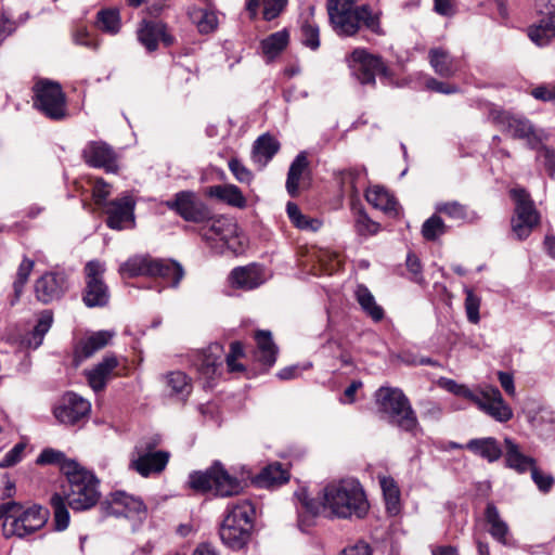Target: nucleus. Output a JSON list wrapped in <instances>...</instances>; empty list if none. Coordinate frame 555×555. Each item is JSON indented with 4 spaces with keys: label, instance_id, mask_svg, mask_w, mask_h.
<instances>
[{
    "label": "nucleus",
    "instance_id": "f257e3e1",
    "mask_svg": "<svg viewBox=\"0 0 555 555\" xmlns=\"http://www.w3.org/2000/svg\"><path fill=\"white\" fill-rule=\"evenodd\" d=\"M300 503L299 521L304 515L315 517L321 511L337 518H363L369 511V502L359 481L352 478L340 479L327 483L321 492V502L310 499L306 489L295 492Z\"/></svg>",
    "mask_w": 555,
    "mask_h": 555
},
{
    "label": "nucleus",
    "instance_id": "f03ea898",
    "mask_svg": "<svg viewBox=\"0 0 555 555\" xmlns=\"http://www.w3.org/2000/svg\"><path fill=\"white\" fill-rule=\"evenodd\" d=\"M0 519L4 538L26 539L46 526L49 512L40 505L24 507L16 502H7L0 505Z\"/></svg>",
    "mask_w": 555,
    "mask_h": 555
},
{
    "label": "nucleus",
    "instance_id": "7ed1b4c3",
    "mask_svg": "<svg viewBox=\"0 0 555 555\" xmlns=\"http://www.w3.org/2000/svg\"><path fill=\"white\" fill-rule=\"evenodd\" d=\"M68 490L64 491L68 506L76 511L88 509L100 498L99 480L79 463H67L64 467Z\"/></svg>",
    "mask_w": 555,
    "mask_h": 555
},
{
    "label": "nucleus",
    "instance_id": "20e7f679",
    "mask_svg": "<svg viewBox=\"0 0 555 555\" xmlns=\"http://www.w3.org/2000/svg\"><path fill=\"white\" fill-rule=\"evenodd\" d=\"M254 515V505L247 500L230 504L220 527L222 542L233 550L242 548L250 538Z\"/></svg>",
    "mask_w": 555,
    "mask_h": 555
},
{
    "label": "nucleus",
    "instance_id": "39448f33",
    "mask_svg": "<svg viewBox=\"0 0 555 555\" xmlns=\"http://www.w3.org/2000/svg\"><path fill=\"white\" fill-rule=\"evenodd\" d=\"M375 402L378 413L391 424L405 431H412L417 427L415 412L401 389L380 387L375 392Z\"/></svg>",
    "mask_w": 555,
    "mask_h": 555
},
{
    "label": "nucleus",
    "instance_id": "423d86ee",
    "mask_svg": "<svg viewBox=\"0 0 555 555\" xmlns=\"http://www.w3.org/2000/svg\"><path fill=\"white\" fill-rule=\"evenodd\" d=\"M119 273L127 278L147 275L171 279L173 287H177L184 276V270L180 263L172 260L153 259L147 255L130 257L120 264Z\"/></svg>",
    "mask_w": 555,
    "mask_h": 555
},
{
    "label": "nucleus",
    "instance_id": "0eeeda50",
    "mask_svg": "<svg viewBox=\"0 0 555 555\" xmlns=\"http://www.w3.org/2000/svg\"><path fill=\"white\" fill-rule=\"evenodd\" d=\"M190 486L194 490L212 491L216 495L231 496L242 490L241 482L231 476L220 463H215L206 472H196L190 475Z\"/></svg>",
    "mask_w": 555,
    "mask_h": 555
},
{
    "label": "nucleus",
    "instance_id": "6e6552de",
    "mask_svg": "<svg viewBox=\"0 0 555 555\" xmlns=\"http://www.w3.org/2000/svg\"><path fill=\"white\" fill-rule=\"evenodd\" d=\"M490 118L502 132L509 134L514 139L525 141L531 149H537L546 139L543 130L535 129L522 116L494 108L490 112Z\"/></svg>",
    "mask_w": 555,
    "mask_h": 555
},
{
    "label": "nucleus",
    "instance_id": "1a4fd4ad",
    "mask_svg": "<svg viewBox=\"0 0 555 555\" xmlns=\"http://www.w3.org/2000/svg\"><path fill=\"white\" fill-rule=\"evenodd\" d=\"M159 444L158 438L141 441L135 446L130 459V468L142 477L160 474L167 466L170 453L155 450Z\"/></svg>",
    "mask_w": 555,
    "mask_h": 555
},
{
    "label": "nucleus",
    "instance_id": "9d476101",
    "mask_svg": "<svg viewBox=\"0 0 555 555\" xmlns=\"http://www.w3.org/2000/svg\"><path fill=\"white\" fill-rule=\"evenodd\" d=\"M35 105L47 117L61 120L67 116L66 96L57 82L38 81L35 87Z\"/></svg>",
    "mask_w": 555,
    "mask_h": 555
},
{
    "label": "nucleus",
    "instance_id": "9b49d317",
    "mask_svg": "<svg viewBox=\"0 0 555 555\" xmlns=\"http://www.w3.org/2000/svg\"><path fill=\"white\" fill-rule=\"evenodd\" d=\"M511 195L516 202L515 215L512 218V231L518 240H525L538 225L539 214L524 189H513Z\"/></svg>",
    "mask_w": 555,
    "mask_h": 555
},
{
    "label": "nucleus",
    "instance_id": "f8f14e48",
    "mask_svg": "<svg viewBox=\"0 0 555 555\" xmlns=\"http://www.w3.org/2000/svg\"><path fill=\"white\" fill-rule=\"evenodd\" d=\"M101 508L106 516L125 517L142 520L146 516V506L139 496L125 491L112 492L102 503Z\"/></svg>",
    "mask_w": 555,
    "mask_h": 555
},
{
    "label": "nucleus",
    "instance_id": "ddd939ff",
    "mask_svg": "<svg viewBox=\"0 0 555 555\" xmlns=\"http://www.w3.org/2000/svg\"><path fill=\"white\" fill-rule=\"evenodd\" d=\"M105 267L98 260L89 261L85 267L86 287L82 296L89 308L104 307L109 300V291L103 280Z\"/></svg>",
    "mask_w": 555,
    "mask_h": 555
},
{
    "label": "nucleus",
    "instance_id": "4468645a",
    "mask_svg": "<svg viewBox=\"0 0 555 555\" xmlns=\"http://www.w3.org/2000/svg\"><path fill=\"white\" fill-rule=\"evenodd\" d=\"M349 65L362 85H375V77L378 75L389 76V69L382 57L371 54L365 49L353 50L349 57Z\"/></svg>",
    "mask_w": 555,
    "mask_h": 555
},
{
    "label": "nucleus",
    "instance_id": "2eb2a0df",
    "mask_svg": "<svg viewBox=\"0 0 555 555\" xmlns=\"http://www.w3.org/2000/svg\"><path fill=\"white\" fill-rule=\"evenodd\" d=\"M223 357V346L215 343L207 348L195 351L192 354V365L202 378L209 382L220 376Z\"/></svg>",
    "mask_w": 555,
    "mask_h": 555
},
{
    "label": "nucleus",
    "instance_id": "dca6fc26",
    "mask_svg": "<svg viewBox=\"0 0 555 555\" xmlns=\"http://www.w3.org/2000/svg\"><path fill=\"white\" fill-rule=\"evenodd\" d=\"M203 237L207 241L218 238L227 248L234 253H238L243 248V243L238 236L237 224L227 217L212 219L209 227L203 229Z\"/></svg>",
    "mask_w": 555,
    "mask_h": 555
},
{
    "label": "nucleus",
    "instance_id": "f3484780",
    "mask_svg": "<svg viewBox=\"0 0 555 555\" xmlns=\"http://www.w3.org/2000/svg\"><path fill=\"white\" fill-rule=\"evenodd\" d=\"M91 404L89 401L74 392H67L55 405L53 414L60 423L74 425L85 418L89 414Z\"/></svg>",
    "mask_w": 555,
    "mask_h": 555
},
{
    "label": "nucleus",
    "instance_id": "a211bd4d",
    "mask_svg": "<svg viewBox=\"0 0 555 555\" xmlns=\"http://www.w3.org/2000/svg\"><path fill=\"white\" fill-rule=\"evenodd\" d=\"M473 402L498 422H507L513 416L512 409L504 402L500 390L495 387H486L476 392Z\"/></svg>",
    "mask_w": 555,
    "mask_h": 555
},
{
    "label": "nucleus",
    "instance_id": "6ab92c4d",
    "mask_svg": "<svg viewBox=\"0 0 555 555\" xmlns=\"http://www.w3.org/2000/svg\"><path fill=\"white\" fill-rule=\"evenodd\" d=\"M539 12L543 15L538 25L528 29L529 38L540 47L555 38V0H539Z\"/></svg>",
    "mask_w": 555,
    "mask_h": 555
},
{
    "label": "nucleus",
    "instance_id": "aec40b11",
    "mask_svg": "<svg viewBox=\"0 0 555 555\" xmlns=\"http://www.w3.org/2000/svg\"><path fill=\"white\" fill-rule=\"evenodd\" d=\"M68 288L67 276L63 272H48L35 283L36 298L42 304L60 299Z\"/></svg>",
    "mask_w": 555,
    "mask_h": 555
},
{
    "label": "nucleus",
    "instance_id": "412c9836",
    "mask_svg": "<svg viewBox=\"0 0 555 555\" xmlns=\"http://www.w3.org/2000/svg\"><path fill=\"white\" fill-rule=\"evenodd\" d=\"M83 160L91 167L103 168L107 172H117V154L104 141H91L82 151Z\"/></svg>",
    "mask_w": 555,
    "mask_h": 555
},
{
    "label": "nucleus",
    "instance_id": "4be33fe9",
    "mask_svg": "<svg viewBox=\"0 0 555 555\" xmlns=\"http://www.w3.org/2000/svg\"><path fill=\"white\" fill-rule=\"evenodd\" d=\"M102 208L107 215L106 224L113 230L120 231L127 228V223H134V201L129 195L109 201Z\"/></svg>",
    "mask_w": 555,
    "mask_h": 555
},
{
    "label": "nucleus",
    "instance_id": "5701e85b",
    "mask_svg": "<svg viewBox=\"0 0 555 555\" xmlns=\"http://www.w3.org/2000/svg\"><path fill=\"white\" fill-rule=\"evenodd\" d=\"M170 207L186 221L204 222L210 220V211L207 206L198 201L192 192H180Z\"/></svg>",
    "mask_w": 555,
    "mask_h": 555
},
{
    "label": "nucleus",
    "instance_id": "b1692460",
    "mask_svg": "<svg viewBox=\"0 0 555 555\" xmlns=\"http://www.w3.org/2000/svg\"><path fill=\"white\" fill-rule=\"evenodd\" d=\"M118 365V359L109 354L104 357L94 367L86 371L85 374L90 387L94 391L103 390L107 382L114 376V372Z\"/></svg>",
    "mask_w": 555,
    "mask_h": 555
},
{
    "label": "nucleus",
    "instance_id": "393cba45",
    "mask_svg": "<svg viewBox=\"0 0 555 555\" xmlns=\"http://www.w3.org/2000/svg\"><path fill=\"white\" fill-rule=\"evenodd\" d=\"M139 41L149 50L157 49L158 41L169 46L172 38L166 34L165 25L162 23L143 22L138 29Z\"/></svg>",
    "mask_w": 555,
    "mask_h": 555
},
{
    "label": "nucleus",
    "instance_id": "a878e982",
    "mask_svg": "<svg viewBox=\"0 0 555 555\" xmlns=\"http://www.w3.org/2000/svg\"><path fill=\"white\" fill-rule=\"evenodd\" d=\"M230 279L233 286L247 291L258 287L264 281L261 269L256 264L233 269Z\"/></svg>",
    "mask_w": 555,
    "mask_h": 555
},
{
    "label": "nucleus",
    "instance_id": "bb28decb",
    "mask_svg": "<svg viewBox=\"0 0 555 555\" xmlns=\"http://www.w3.org/2000/svg\"><path fill=\"white\" fill-rule=\"evenodd\" d=\"M115 333L109 331H99L92 333L82 339L76 348V358L79 361L92 357L95 352L103 349L114 337Z\"/></svg>",
    "mask_w": 555,
    "mask_h": 555
},
{
    "label": "nucleus",
    "instance_id": "cd10ccee",
    "mask_svg": "<svg viewBox=\"0 0 555 555\" xmlns=\"http://www.w3.org/2000/svg\"><path fill=\"white\" fill-rule=\"evenodd\" d=\"M257 343V350L255 359L262 365L270 367L276 361L278 347L273 343L271 333L269 331H258L255 334Z\"/></svg>",
    "mask_w": 555,
    "mask_h": 555
},
{
    "label": "nucleus",
    "instance_id": "c85d7f7f",
    "mask_svg": "<svg viewBox=\"0 0 555 555\" xmlns=\"http://www.w3.org/2000/svg\"><path fill=\"white\" fill-rule=\"evenodd\" d=\"M506 447L505 460L508 467L517 470L518 473H525L528 469L530 472L535 466L534 459L522 454L517 443L512 439L505 438Z\"/></svg>",
    "mask_w": 555,
    "mask_h": 555
},
{
    "label": "nucleus",
    "instance_id": "c756f323",
    "mask_svg": "<svg viewBox=\"0 0 555 555\" xmlns=\"http://www.w3.org/2000/svg\"><path fill=\"white\" fill-rule=\"evenodd\" d=\"M279 149L280 144L273 137L262 134L254 143L251 158L263 167L278 153Z\"/></svg>",
    "mask_w": 555,
    "mask_h": 555
},
{
    "label": "nucleus",
    "instance_id": "7c9ffc66",
    "mask_svg": "<svg viewBox=\"0 0 555 555\" xmlns=\"http://www.w3.org/2000/svg\"><path fill=\"white\" fill-rule=\"evenodd\" d=\"M288 479V472L280 463H273L262 468L255 482L261 488H272L287 482Z\"/></svg>",
    "mask_w": 555,
    "mask_h": 555
},
{
    "label": "nucleus",
    "instance_id": "2f4dec72",
    "mask_svg": "<svg viewBox=\"0 0 555 555\" xmlns=\"http://www.w3.org/2000/svg\"><path fill=\"white\" fill-rule=\"evenodd\" d=\"M429 63L436 74L442 77H450L457 70L456 61L442 48L430 49Z\"/></svg>",
    "mask_w": 555,
    "mask_h": 555
},
{
    "label": "nucleus",
    "instance_id": "473e14b6",
    "mask_svg": "<svg viewBox=\"0 0 555 555\" xmlns=\"http://www.w3.org/2000/svg\"><path fill=\"white\" fill-rule=\"evenodd\" d=\"M366 201L387 214H397L398 203L393 196L383 186H371L365 194Z\"/></svg>",
    "mask_w": 555,
    "mask_h": 555
},
{
    "label": "nucleus",
    "instance_id": "72a5a7b5",
    "mask_svg": "<svg viewBox=\"0 0 555 555\" xmlns=\"http://www.w3.org/2000/svg\"><path fill=\"white\" fill-rule=\"evenodd\" d=\"M466 447L468 450L488 460L489 462H494L502 455V450L498 441L492 437L472 439L468 441Z\"/></svg>",
    "mask_w": 555,
    "mask_h": 555
},
{
    "label": "nucleus",
    "instance_id": "f704fd0d",
    "mask_svg": "<svg viewBox=\"0 0 555 555\" xmlns=\"http://www.w3.org/2000/svg\"><path fill=\"white\" fill-rule=\"evenodd\" d=\"M165 383L170 395L185 399L192 391L191 378L181 371H173L165 376Z\"/></svg>",
    "mask_w": 555,
    "mask_h": 555
},
{
    "label": "nucleus",
    "instance_id": "c9c22d12",
    "mask_svg": "<svg viewBox=\"0 0 555 555\" xmlns=\"http://www.w3.org/2000/svg\"><path fill=\"white\" fill-rule=\"evenodd\" d=\"M354 295L362 310L374 321L377 322L384 318L383 308L377 305L375 297L366 286L358 285Z\"/></svg>",
    "mask_w": 555,
    "mask_h": 555
},
{
    "label": "nucleus",
    "instance_id": "e433bc0d",
    "mask_svg": "<svg viewBox=\"0 0 555 555\" xmlns=\"http://www.w3.org/2000/svg\"><path fill=\"white\" fill-rule=\"evenodd\" d=\"M289 34L286 29L271 34L260 43L261 51L268 61H272L288 44Z\"/></svg>",
    "mask_w": 555,
    "mask_h": 555
},
{
    "label": "nucleus",
    "instance_id": "4c0bfd02",
    "mask_svg": "<svg viewBox=\"0 0 555 555\" xmlns=\"http://www.w3.org/2000/svg\"><path fill=\"white\" fill-rule=\"evenodd\" d=\"M208 195L219 198L231 206L244 207L246 199L241 190L234 184L214 185L208 190Z\"/></svg>",
    "mask_w": 555,
    "mask_h": 555
},
{
    "label": "nucleus",
    "instance_id": "58836bf2",
    "mask_svg": "<svg viewBox=\"0 0 555 555\" xmlns=\"http://www.w3.org/2000/svg\"><path fill=\"white\" fill-rule=\"evenodd\" d=\"M287 0H247L246 9L251 17L257 15L258 7L261 4L263 8V18L271 21L278 17L286 7Z\"/></svg>",
    "mask_w": 555,
    "mask_h": 555
},
{
    "label": "nucleus",
    "instance_id": "ea45409f",
    "mask_svg": "<svg viewBox=\"0 0 555 555\" xmlns=\"http://www.w3.org/2000/svg\"><path fill=\"white\" fill-rule=\"evenodd\" d=\"M435 208L437 214L446 215L459 222H467L475 219V214L456 201L438 203Z\"/></svg>",
    "mask_w": 555,
    "mask_h": 555
},
{
    "label": "nucleus",
    "instance_id": "a19ab883",
    "mask_svg": "<svg viewBox=\"0 0 555 555\" xmlns=\"http://www.w3.org/2000/svg\"><path fill=\"white\" fill-rule=\"evenodd\" d=\"M487 522L490 525V534L498 541L505 543L508 533L507 524L501 518L499 509L493 503H488L485 512Z\"/></svg>",
    "mask_w": 555,
    "mask_h": 555
},
{
    "label": "nucleus",
    "instance_id": "79ce46f5",
    "mask_svg": "<svg viewBox=\"0 0 555 555\" xmlns=\"http://www.w3.org/2000/svg\"><path fill=\"white\" fill-rule=\"evenodd\" d=\"M50 505L53 511L55 529L57 531L65 530L69 525V512L67 509V501L66 498L55 492L51 495Z\"/></svg>",
    "mask_w": 555,
    "mask_h": 555
},
{
    "label": "nucleus",
    "instance_id": "37998d69",
    "mask_svg": "<svg viewBox=\"0 0 555 555\" xmlns=\"http://www.w3.org/2000/svg\"><path fill=\"white\" fill-rule=\"evenodd\" d=\"M307 166L308 160L304 153L298 154L292 163L286 180V189L292 196L297 194L299 181Z\"/></svg>",
    "mask_w": 555,
    "mask_h": 555
},
{
    "label": "nucleus",
    "instance_id": "c03bdc74",
    "mask_svg": "<svg viewBox=\"0 0 555 555\" xmlns=\"http://www.w3.org/2000/svg\"><path fill=\"white\" fill-rule=\"evenodd\" d=\"M383 490L386 508L391 515L398 514L400 509V491L395 480L383 477L379 480Z\"/></svg>",
    "mask_w": 555,
    "mask_h": 555
},
{
    "label": "nucleus",
    "instance_id": "a18cd8bd",
    "mask_svg": "<svg viewBox=\"0 0 555 555\" xmlns=\"http://www.w3.org/2000/svg\"><path fill=\"white\" fill-rule=\"evenodd\" d=\"M96 27L107 34L115 35L120 29L119 12L116 9H105L98 12Z\"/></svg>",
    "mask_w": 555,
    "mask_h": 555
},
{
    "label": "nucleus",
    "instance_id": "49530a36",
    "mask_svg": "<svg viewBox=\"0 0 555 555\" xmlns=\"http://www.w3.org/2000/svg\"><path fill=\"white\" fill-rule=\"evenodd\" d=\"M286 210L291 221L300 230H309L315 232L322 225V222L319 219L309 218L302 215L298 206L294 203H288Z\"/></svg>",
    "mask_w": 555,
    "mask_h": 555
},
{
    "label": "nucleus",
    "instance_id": "de8ad7c7",
    "mask_svg": "<svg viewBox=\"0 0 555 555\" xmlns=\"http://www.w3.org/2000/svg\"><path fill=\"white\" fill-rule=\"evenodd\" d=\"M448 231V227L439 215H433L422 225V234L427 241H435Z\"/></svg>",
    "mask_w": 555,
    "mask_h": 555
},
{
    "label": "nucleus",
    "instance_id": "09e8293b",
    "mask_svg": "<svg viewBox=\"0 0 555 555\" xmlns=\"http://www.w3.org/2000/svg\"><path fill=\"white\" fill-rule=\"evenodd\" d=\"M37 463L41 465L56 464L61 472L65 475L64 467L67 463H77L75 460L67 459L61 451L54 449H44L37 459Z\"/></svg>",
    "mask_w": 555,
    "mask_h": 555
},
{
    "label": "nucleus",
    "instance_id": "8fccbe9b",
    "mask_svg": "<svg viewBox=\"0 0 555 555\" xmlns=\"http://www.w3.org/2000/svg\"><path fill=\"white\" fill-rule=\"evenodd\" d=\"M34 261L28 258H24L23 261L20 263L16 273V279L13 283L15 300L20 299L23 293L24 285L27 283L28 278L34 269Z\"/></svg>",
    "mask_w": 555,
    "mask_h": 555
},
{
    "label": "nucleus",
    "instance_id": "3c124183",
    "mask_svg": "<svg viewBox=\"0 0 555 555\" xmlns=\"http://www.w3.org/2000/svg\"><path fill=\"white\" fill-rule=\"evenodd\" d=\"M465 311L467 320L473 324H477L480 320L479 308L481 299L470 288H465Z\"/></svg>",
    "mask_w": 555,
    "mask_h": 555
},
{
    "label": "nucleus",
    "instance_id": "603ef678",
    "mask_svg": "<svg viewBox=\"0 0 555 555\" xmlns=\"http://www.w3.org/2000/svg\"><path fill=\"white\" fill-rule=\"evenodd\" d=\"M438 385L447 391L455 396L466 398L472 402L475 399L476 392H473L468 387L462 384H457L453 379L442 377L438 380Z\"/></svg>",
    "mask_w": 555,
    "mask_h": 555
},
{
    "label": "nucleus",
    "instance_id": "864d4df0",
    "mask_svg": "<svg viewBox=\"0 0 555 555\" xmlns=\"http://www.w3.org/2000/svg\"><path fill=\"white\" fill-rule=\"evenodd\" d=\"M193 20L197 24L201 33L212 31L218 24V18L215 13L208 11H198L193 14Z\"/></svg>",
    "mask_w": 555,
    "mask_h": 555
},
{
    "label": "nucleus",
    "instance_id": "5fc2aeb1",
    "mask_svg": "<svg viewBox=\"0 0 555 555\" xmlns=\"http://www.w3.org/2000/svg\"><path fill=\"white\" fill-rule=\"evenodd\" d=\"M301 40L306 47L312 50L318 49L320 46L319 27L309 21L305 22L301 26Z\"/></svg>",
    "mask_w": 555,
    "mask_h": 555
},
{
    "label": "nucleus",
    "instance_id": "6e6d98bb",
    "mask_svg": "<svg viewBox=\"0 0 555 555\" xmlns=\"http://www.w3.org/2000/svg\"><path fill=\"white\" fill-rule=\"evenodd\" d=\"M52 322H53L52 312L49 310H44L40 314L38 323L35 326L34 333H33L34 339H36V343H35L36 347H38L41 344L42 338L46 335V333H48V331L50 330Z\"/></svg>",
    "mask_w": 555,
    "mask_h": 555
},
{
    "label": "nucleus",
    "instance_id": "4d7b16f0",
    "mask_svg": "<svg viewBox=\"0 0 555 555\" xmlns=\"http://www.w3.org/2000/svg\"><path fill=\"white\" fill-rule=\"evenodd\" d=\"M112 186L105 182L102 178H98L94 181L93 188H92V197L94 199V203L99 207H104L107 203V197L111 195Z\"/></svg>",
    "mask_w": 555,
    "mask_h": 555
},
{
    "label": "nucleus",
    "instance_id": "13d9d810",
    "mask_svg": "<svg viewBox=\"0 0 555 555\" xmlns=\"http://www.w3.org/2000/svg\"><path fill=\"white\" fill-rule=\"evenodd\" d=\"M229 169L241 183H249L253 180L251 171L236 158L230 159Z\"/></svg>",
    "mask_w": 555,
    "mask_h": 555
},
{
    "label": "nucleus",
    "instance_id": "bf43d9fd",
    "mask_svg": "<svg viewBox=\"0 0 555 555\" xmlns=\"http://www.w3.org/2000/svg\"><path fill=\"white\" fill-rule=\"evenodd\" d=\"M26 444L23 442H20L15 444L3 457V460L0 462V467H9L13 466L16 463H18L22 457L23 453L25 451Z\"/></svg>",
    "mask_w": 555,
    "mask_h": 555
},
{
    "label": "nucleus",
    "instance_id": "052dcab7",
    "mask_svg": "<svg viewBox=\"0 0 555 555\" xmlns=\"http://www.w3.org/2000/svg\"><path fill=\"white\" fill-rule=\"evenodd\" d=\"M531 478L542 492H547L554 483V479L551 475L542 473L534 466L531 470Z\"/></svg>",
    "mask_w": 555,
    "mask_h": 555
},
{
    "label": "nucleus",
    "instance_id": "680f3d73",
    "mask_svg": "<svg viewBox=\"0 0 555 555\" xmlns=\"http://www.w3.org/2000/svg\"><path fill=\"white\" fill-rule=\"evenodd\" d=\"M406 268L410 273V279L416 283H423L424 279L422 275V266L420 259L413 255L409 254L406 257Z\"/></svg>",
    "mask_w": 555,
    "mask_h": 555
},
{
    "label": "nucleus",
    "instance_id": "e2e57ef3",
    "mask_svg": "<svg viewBox=\"0 0 555 555\" xmlns=\"http://www.w3.org/2000/svg\"><path fill=\"white\" fill-rule=\"evenodd\" d=\"M318 258L320 263L325 267V271L328 273H332L340 264V259L335 253L322 250L320 251Z\"/></svg>",
    "mask_w": 555,
    "mask_h": 555
},
{
    "label": "nucleus",
    "instance_id": "0e129e2a",
    "mask_svg": "<svg viewBox=\"0 0 555 555\" xmlns=\"http://www.w3.org/2000/svg\"><path fill=\"white\" fill-rule=\"evenodd\" d=\"M538 159L544 165L551 176L555 172V153L548 147H541L538 152Z\"/></svg>",
    "mask_w": 555,
    "mask_h": 555
},
{
    "label": "nucleus",
    "instance_id": "69168bd1",
    "mask_svg": "<svg viewBox=\"0 0 555 555\" xmlns=\"http://www.w3.org/2000/svg\"><path fill=\"white\" fill-rule=\"evenodd\" d=\"M427 89L444 93V94H452L459 91L457 87L448 82L439 81L435 78H430L426 81Z\"/></svg>",
    "mask_w": 555,
    "mask_h": 555
},
{
    "label": "nucleus",
    "instance_id": "338daca9",
    "mask_svg": "<svg viewBox=\"0 0 555 555\" xmlns=\"http://www.w3.org/2000/svg\"><path fill=\"white\" fill-rule=\"evenodd\" d=\"M357 230L361 234H374L378 231V224L366 215H360L357 219Z\"/></svg>",
    "mask_w": 555,
    "mask_h": 555
},
{
    "label": "nucleus",
    "instance_id": "774afa93",
    "mask_svg": "<svg viewBox=\"0 0 555 555\" xmlns=\"http://www.w3.org/2000/svg\"><path fill=\"white\" fill-rule=\"evenodd\" d=\"M341 555H372V548L366 542L359 541L354 545L346 547Z\"/></svg>",
    "mask_w": 555,
    "mask_h": 555
}]
</instances>
